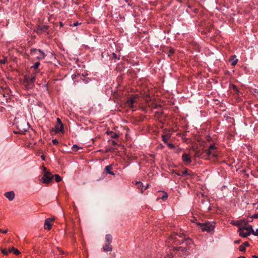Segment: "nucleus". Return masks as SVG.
<instances>
[{"label": "nucleus", "mask_w": 258, "mask_h": 258, "mask_svg": "<svg viewBox=\"0 0 258 258\" xmlns=\"http://www.w3.org/2000/svg\"><path fill=\"white\" fill-rule=\"evenodd\" d=\"M72 77L73 78H75V76H74V75H72Z\"/></svg>", "instance_id": "052dcab7"}, {"label": "nucleus", "mask_w": 258, "mask_h": 258, "mask_svg": "<svg viewBox=\"0 0 258 258\" xmlns=\"http://www.w3.org/2000/svg\"><path fill=\"white\" fill-rule=\"evenodd\" d=\"M246 230L247 231V232H250V234H252L254 231L252 226L250 225H248V224L246 226H243L242 227H240L239 230Z\"/></svg>", "instance_id": "f8f14e48"}, {"label": "nucleus", "mask_w": 258, "mask_h": 258, "mask_svg": "<svg viewBox=\"0 0 258 258\" xmlns=\"http://www.w3.org/2000/svg\"><path fill=\"white\" fill-rule=\"evenodd\" d=\"M5 196L10 201H12L15 198V193L13 191H8L5 194Z\"/></svg>", "instance_id": "2eb2a0df"}, {"label": "nucleus", "mask_w": 258, "mask_h": 258, "mask_svg": "<svg viewBox=\"0 0 258 258\" xmlns=\"http://www.w3.org/2000/svg\"><path fill=\"white\" fill-rule=\"evenodd\" d=\"M172 254L167 255V258H172Z\"/></svg>", "instance_id": "8fccbe9b"}, {"label": "nucleus", "mask_w": 258, "mask_h": 258, "mask_svg": "<svg viewBox=\"0 0 258 258\" xmlns=\"http://www.w3.org/2000/svg\"><path fill=\"white\" fill-rule=\"evenodd\" d=\"M59 125H58V124H56L55 126V129H54V132L56 133H59V132H61V133H63L64 132V130H63V131H59Z\"/></svg>", "instance_id": "bb28decb"}, {"label": "nucleus", "mask_w": 258, "mask_h": 258, "mask_svg": "<svg viewBox=\"0 0 258 258\" xmlns=\"http://www.w3.org/2000/svg\"><path fill=\"white\" fill-rule=\"evenodd\" d=\"M1 251L5 255H8L10 253L7 249H1Z\"/></svg>", "instance_id": "2f4dec72"}, {"label": "nucleus", "mask_w": 258, "mask_h": 258, "mask_svg": "<svg viewBox=\"0 0 258 258\" xmlns=\"http://www.w3.org/2000/svg\"><path fill=\"white\" fill-rule=\"evenodd\" d=\"M113 145L116 144V143H115V141H113Z\"/></svg>", "instance_id": "4d7b16f0"}, {"label": "nucleus", "mask_w": 258, "mask_h": 258, "mask_svg": "<svg viewBox=\"0 0 258 258\" xmlns=\"http://www.w3.org/2000/svg\"><path fill=\"white\" fill-rule=\"evenodd\" d=\"M136 184L137 185V187L139 189H141V192L142 193H143V191H144L143 183L141 182H140V181H137V182H136Z\"/></svg>", "instance_id": "393cba45"}, {"label": "nucleus", "mask_w": 258, "mask_h": 258, "mask_svg": "<svg viewBox=\"0 0 258 258\" xmlns=\"http://www.w3.org/2000/svg\"><path fill=\"white\" fill-rule=\"evenodd\" d=\"M112 169V165H109L105 167V171L107 173L114 175L115 174L111 171V169Z\"/></svg>", "instance_id": "a211bd4d"}, {"label": "nucleus", "mask_w": 258, "mask_h": 258, "mask_svg": "<svg viewBox=\"0 0 258 258\" xmlns=\"http://www.w3.org/2000/svg\"><path fill=\"white\" fill-rule=\"evenodd\" d=\"M243 231V230H239V229H238V231L239 232V236L243 237H246L250 235V232H244Z\"/></svg>", "instance_id": "412c9836"}, {"label": "nucleus", "mask_w": 258, "mask_h": 258, "mask_svg": "<svg viewBox=\"0 0 258 258\" xmlns=\"http://www.w3.org/2000/svg\"><path fill=\"white\" fill-rule=\"evenodd\" d=\"M250 218L251 219H253V218H258V213L257 214H255L253 215Z\"/></svg>", "instance_id": "79ce46f5"}, {"label": "nucleus", "mask_w": 258, "mask_h": 258, "mask_svg": "<svg viewBox=\"0 0 258 258\" xmlns=\"http://www.w3.org/2000/svg\"><path fill=\"white\" fill-rule=\"evenodd\" d=\"M125 2L127 4V5L132 7L133 3H131V0H124Z\"/></svg>", "instance_id": "e433bc0d"}, {"label": "nucleus", "mask_w": 258, "mask_h": 258, "mask_svg": "<svg viewBox=\"0 0 258 258\" xmlns=\"http://www.w3.org/2000/svg\"><path fill=\"white\" fill-rule=\"evenodd\" d=\"M162 140L165 143H166L168 140V137L166 135H163Z\"/></svg>", "instance_id": "72a5a7b5"}, {"label": "nucleus", "mask_w": 258, "mask_h": 258, "mask_svg": "<svg viewBox=\"0 0 258 258\" xmlns=\"http://www.w3.org/2000/svg\"><path fill=\"white\" fill-rule=\"evenodd\" d=\"M252 234H253L255 236H258V228L256 229L255 231H253Z\"/></svg>", "instance_id": "a19ab883"}, {"label": "nucleus", "mask_w": 258, "mask_h": 258, "mask_svg": "<svg viewBox=\"0 0 258 258\" xmlns=\"http://www.w3.org/2000/svg\"><path fill=\"white\" fill-rule=\"evenodd\" d=\"M54 176L55 178V180L57 182H58L62 180L61 177L58 174H55Z\"/></svg>", "instance_id": "cd10ccee"}, {"label": "nucleus", "mask_w": 258, "mask_h": 258, "mask_svg": "<svg viewBox=\"0 0 258 258\" xmlns=\"http://www.w3.org/2000/svg\"><path fill=\"white\" fill-rule=\"evenodd\" d=\"M112 237L111 235H110L109 234L106 235L105 240H106L107 243L111 244L112 242Z\"/></svg>", "instance_id": "4be33fe9"}, {"label": "nucleus", "mask_w": 258, "mask_h": 258, "mask_svg": "<svg viewBox=\"0 0 258 258\" xmlns=\"http://www.w3.org/2000/svg\"><path fill=\"white\" fill-rule=\"evenodd\" d=\"M14 133L15 134H20V133H19V131H14Z\"/></svg>", "instance_id": "864d4df0"}, {"label": "nucleus", "mask_w": 258, "mask_h": 258, "mask_svg": "<svg viewBox=\"0 0 258 258\" xmlns=\"http://www.w3.org/2000/svg\"><path fill=\"white\" fill-rule=\"evenodd\" d=\"M56 121H57V124H58V125H59V130L63 131V125L60 119L59 118H57Z\"/></svg>", "instance_id": "b1692460"}, {"label": "nucleus", "mask_w": 258, "mask_h": 258, "mask_svg": "<svg viewBox=\"0 0 258 258\" xmlns=\"http://www.w3.org/2000/svg\"><path fill=\"white\" fill-rule=\"evenodd\" d=\"M202 155V153L199 151H197L195 153V156L196 157H200Z\"/></svg>", "instance_id": "c9c22d12"}, {"label": "nucleus", "mask_w": 258, "mask_h": 258, "mask_svg": "<svg viewBox=\"0 0 258 258\" xmlns=\"http://www.w3.org/2000/svg\"><path fill=\"white\" fill-rule=\"evenodd\" d=\"M9 252H13L16 255H19L20 254V251L17 248H14V247H10L9 249Z\"/></svg>", "instance_id": "aec40b11"}, {"label": "nucleus", "mask_w": 258, "mask_h": 258, "mask_svg": "<svg viewBox=\"0 0 258 258\" xmlns=\"http://www.w3.org/2000/svg\"><path fill=\"white\" fill-rule=\"evenodd\" d=\"M72 77L73 78H75V76H74V75H72Z\"/></svg>", "instance_id": "bf43d9fd"}, {"label": "nucleus", "mask_w": 258, "mask_h": 258, "mask_svg": "<svg viewBox=\"0 0 258 258\" xmlns=\"http://www.w3.org/2000/svg\"><path fill=\"white\" fill-rule=\"evenodd\" d=\"M30 128L29 124L25 120L21 121L18 123L17 129L20 134H25Z\"/></svg>", "instance_id": "f257e3e1"}, {"label": "nucleus", "mask_w": 258, "mask_h": 258, "mask_svg": "<svg viewBox=\"0 0 258 258\" xmlns=\"http://www.w3.org/2000/svg\"><path fill=\"white\" fill-rule=\"evenodd\" d=\"M107 135H110L112 138H116L118 137V135L116 133L112 131L107 132Z\"/></svg>", "instance_id": "a878e982"}, {"label": "nucleus", "mask_w": 258, "mask_h": 258, "mask_svg": "<svg viewBox=\"0 0 258 258\" xmlns=\"http://www.w3.org/2000/svg\"><path fill=\"white\" fill-rule=\"evenodd\" d=\"M60 25L61 26H62V23H61H61H60Z\"/></svg>", "instance_id": "13d9d810"}, {"label": "nucleus", "mask_w": 258, "mask_h": 258, "mask_svg": "<svg viewBox=\"0 0 258 258\" xmlns=\"http://www.w3.org/2000/svg\"><path fill=\"white\" fill-rule=\"evenodd\" d=\"M81 24V23H79L78 22H76L73 23V24H71V26H77L78 25H80Z\"/></svg>", "instance_id": "ea45409f"}, {"label": "nucleus", "mask_w": 258, "mask_h": 258, "mask_svg": "<svg viewBox=\"0 0 258 258\" xmlns=\"http://www.w3.org/2000/svg\"><path fill=\"white\" fill-rule=\"evenodd\" d=\"M113 57L115 59H119V58L117 57V55L115 53H112Z\"/></svg>", "instance_id": "37998d69"}, {"label": "nucleus", "mask_w": 258, "mask_h": 258, "mask_svg": "<svg viewBox=\"0 0 258 258\" xmlns=\"http://www.w3.org/2000/svg\"><path fill=\"white\" fill-rule=\"evenodd\" d=\"M8 232V230H4V231H2V232H3V233L4 234H6Z\"/></svg>", "instance_id": "3c124183"}, {"label": "nucleus", "mask_w": 258, "mask_h": 258, "mask_svg": "<svg viewBox=\"0 0 258 258\" xmlns=\"http://www.w3.org/2000/svg\"><path fill=\"white\" fill-rule=\"evenodd\" d=\"M52 142L54 145H57L58 144V141L56 139L52 140Z\"/></svg>", "instance_id": "58836bf2"}, {"label": "nucleus", "mask_w": 258, "mask_h": 258, "mask_svg": "<svg viewBox=\"0 0 258 258\" xmlns=\"http://www.w3.org/2000/svg\"><path fill=\"white\" fill-rule=\"evenodd\" d=\"M252 257L253 258H258V256H257V255H253L252 256Z\"/></svg>", "instance_id": "603ef678"}, {"label": "nucleus", "mask_w": 258, "mask_h": 258, "mask_svg": "<svg viewBox=\"0 0 258 258\" xmlns=\"http://www.w3.org/2000/svg\"><path fill=\"white\" fill-rule=\"evenodd\" d=\"M37 51H38L39 52H40L41 53V55L40 56H38L37 57L38 59H41L44 58V57L45 56V55L44 54V52L42 50H41L40 49L37 50L36 48L32 49L31 50V54H33V53L36 52Z\"/></svg>", "instance_id": "4468645a"}, {"label": "nucleus", "mask_w": 258, "mask_h": 258, "mask_svg": "<svg viewBox=\"0 0 258 258\" xmlns=\"http://www.w3.org/2000/svg\"><path fill=\"white\" fill-rule=\"evenodd\" d=\"M2 229H0V232H2Z\"/></svg>", "instance_id": "680f3d73"}, {"label": "nucleus", "mask_w": 258, "mask_h": 258, "mask_svg": "<svg viewBox=\"0 0 258 258\" xmlns=\"http://www.w3.org/2000/svg\"><path fill=\"white\" fill-rule=\"evenodd\" d=\"M72 150L73 151H77L80 148L77 145H74L72 147Z\"/></svg>", "instance_id": "7c9ffc66"}, {"label": "nucleus", "mask_w": 258, "mask_h": 258, "mask_svg": "<svg viewBox=\"0 0 258 258\" xmlns=\"http://www.w3.org/2000/svg\"><path fill=\"white\" fill-rule=\"evenodd\" d=\"M168 146L170 147L171 148H174V145L172 144H168Z\"/></svg>", "instance_id": "49530a36"}, {"label": "nucleus", "mask_w": 258, "mask_h": 258, "mask_svg": "<svg viewBox=\"0 0 258 258\" xmlns=\"http://www.w3.org/2000/svg\"><path fill=\"white\" fill-rule=\"evenodd\" d=\"M216 150V147L214 145H211L208 150L206 151V153L208 155H212L214 157L217 156V154L215 153V150Z\"/></svg>", "instance_id": "9d476101"}, {"label": "nucleus", "mask_w": 258, "mask_h": 258, "mask_svg": "<svg viewBox=\"0 0 258 258\" xmlns=\"http://www.w3.org/2000/svg\"><path fill=\"white\" fill-rule=\"evenodd\" d=\"M240 239H239V240H235V241H234V243H240Z\"/></svg>", "instance_id": "09e8293b"}, {"label": "nucleus", "mask_w": 258, "mask_h": 258, "mask_svg": "<svg viewBox=\"0 0 258 258\" xmlns=\"http://www.w3.org/2000/svg\"><path fill=\"white\" fill-rule=\"evenodd\" d=\"M7 1H8V2H9V0H7Z\"/></svg>", "instance_id": "e2e57ef3"}, {"label": "nucleus", "mask_w": 258, "mask_h": 258, "mask_svg": "<svg viewBox=\"0 0 258 258\" xmlns=\"http://www.w3.org/2000/svg\"><path fill=\"white\" fill-rule=\"evenodd\" d=\"M36 80L35 76L30 77H25L24 83H25V88L26 89L29 90L33 88L34 85V82Z\"/></svg>", "instance_id": "20e7f679"}, {"label": "nucleus", "mask_w": 258, "mask_h": 258, "mask_svg": "<svg viewBox=\"0 0 258 258\" xmlns=\"http://www.w3.org/2000/svg\"><path fill=\"white\" fill-rule=\"evenodd\" d=\"M41 159L43 160H45V156L44 155H42L41 156Z\"/></svg>", "instance_id": "de8ad7c7"}, {"label": "nucleus", "mask_w": 258, "mask_h": 258, "mask_svg": "<svg viewBox=\"0 0 258 258\" xmlns=\"http://www.w3.org/2000/svg\"><path fill=\"white\" fill-rule=\"evenodd\" d=\"M236 57V56L235 55H232L231 56V58L229 59V61H231L232 59L233 60V61L231 63V65L233 66H235L238 62V59H234Z\"/></svg>", "instance_id": "5701e85b"}, {"label": "nucleus", "mask_w": 258, "mask_h": 258, "mask_svg": "<svg viewBox=\"0 0 258 258\" xmlns=\"http://www.w3.org/2000/svg\"><path fill=\"white\" fill-rule=\"evenodd\" d=\"M181 249V246H174L173 247V251H180Z\"/></svg>", "instance_id": "f704fd0d"}, {"label": "nucleus", "mask_w": 258, "mask_h": 258, "mask_svg": "<svg viewBox=\"0 0 258 258\" xmlns=\"http://www.w3.org/2000/svg\"><path fill=\"white\" fill-rule=\"evenodd\" d=\"M49 27L47 25H38L36 26V32L37 34H41L43 32H47V29H48Z\"/></svg>", "instance_id": "6e6552de"}, {"label": "nucleus", "mask_w": 258, "mask_h": 258, "mask_svg": "<svg viewBox=\"0 0 258 258\" xmlns=\"http://www.w3.org/2000/svg\"><path fill=\"white\" fill-rule=\"evenodd\" d=\"M178 236L179 238H183L184 235L182 233V234H173L172 235H171L170 236V238H169V242H170V241H172V242L175 244V245H177L176 243H178L179 242H181V240H179L177 238V236Z\"/></svg>", "instance_id": "0eeeda50"}, {"label": "nucleus", "mask_w": 258, "mask_h": 258, "mask_svg": "<svg viewBox=\"0 0 258 258\" xmlns=\"http://www.w3.org/2000/svg\"><path fill=\"white\" fill-rule=\"evenodd\" d=\"M189 247L181 246V249L180 250V252L179 255L180 256H185L190 255V252L189 251Z\"/></svg>", "instance_id": "1a4fd4ad"}, {"label": "nucleus", "mask_w": 258, "mask_h": 258, "mask_svg": "<svg viewBox=\"0 0 258 258\" xmlns=\"http://www.w3.org/2000/svg\"><path fill=\"white\" fill-rule=\"evenodd\" d=\"M40 62H35L34 65L33 66H32L31 68H33L34 69H37V68H38V67H39L40 66Z\"/></svg>", "instance_id": "c85d7f7f"}, {"label": "nucleus", "mask_w": 258, "mask_h": 258, "mask_svg": "<svg viewBox=\"0 0 258 258\" xmlns=\"http://www.w3.org/2000/svg\"><path fill=\"white\" fill-rule=\"evenodd\" d=\"M43 167V176L42 177V182L44 183L48 184L52 180L53 176L45 167Z\"/></svg>", "instance_id": "f03ea898"}, {"label": "nucleus", "mask_w": 258, "mask_h": 258, "mask_svg": "<svg viewBox=\"0 0 258 258\" xmlns=\"http://www.w3.org/2000/svg\"><path fill=\"white\" fill-rule=\"evenodd\" d=\"M103 250L104 251H111L112 250V247L111 244H106L103 246Z\"/></svg>", "instance_id": "6ab92c4d"}, {"label": "nucleus", "mask_w": 258, "mask_h": 258, "mask_svg": "<svg viewBox=\"0 0 258 258\" xmlns=\"http://www.w3.org/2000/svg\"><path fill=\"white\" fill-rule=\"evenodd\" d=\"M6 59L0 60V63H1V64H4L6 63Z\"/></svg>", "instance_id": "a18cd8bd"}, {"label": "nucleus", "mask_w": 258, "mask_h": 258, "mask_svg": "<svg viewBox=\"0 0 258 258\" xmlns=\"http://www.w3.org/2000/svg\"><path fill=\"white\" fill-rule=\"evenodd\" d=\"M148 186H149V185H148V184H147V185L146 186V187H145V188L144 190H145V189H147V188H148Z\"/></svg>", "instance_id": "6e6d98bb"}, {"label": "nucleus", "mask_w": 258, "mask_h": 258, "mask_svg": "<svg viewBox=\"0 0 258 258\" xmlns=\"http://www.w3.org/2000/svg\"><path fill=\"white\" fill-rule=\"evenodd\" d=\"M251 221H249L245 219L236 221H233L231 222V224L233 225L237 226L239 227V228L240 227H242L243 226H246L248 224L249 222H251Z\"/></svg>", "instance_id": "423d86ee"}, {"label": "nucleus", "mask_w": 258, "mask_h": 258, "mask_svg": "<svg viewBox=\"0 0 258 258\" xmlns=\"http://www.w3.org/2000/svg\"><path fill=\"white\" fill-rule=\"evenodd\" d=\"M174 52V50L173 48H170L169 49V52L168 53V56H169L170 54H172Z\"/></svg>", "instance_id": "4c0bfd02"}, {"label": "nucleus", "mask_w": 258, "mask_h": 258, "mask_svg": "<svg viewBox=\"0 0 258 258\" xmlns=\"http://www.w3.org/2000/svg\"><path fill=\"white\" fill-rule=\"evenodd\" d=\"M173 172L174 173L177 175L180 176H184L186 175H191L192 174L191 172H189V171L187 169H185L181 173H177L175 171H173Z\"/></svg>", "instance_id": "f3484780"}, {"label": "nucleus", "mask_w": 258, "mask_h": 258, "mask_svg": "<svg viewBox=\"0 0 258 258\" xmlns=\"http://www.w3.org/2000/svg\"><path fill=\"white\" fill-rule=\"evenodd\" d=\"M163 195L161 197V199L163 201H165L168 198V195L166 192H163Z\"/></svg>", "instance_id": "c756f323"}, {"label": "nucleus", "mask_w": 258, "mask_h": 258, "mask_svg": "<svg viewBox=\"0 0 258 258\" xmlns=\"http://www.w3.org/2000/svg\"><path fill=\"white\" fill-rule=\"evenodd\" d=\"M138 97L137 95H135L133 97L128 99L126 101V103L128 106H130L131 107H133V104L136 102V99Z\"/></svg>", "instance_id": "ddd939ff"}, {"label": "nucleus", "mask_w": 258, "mask_h": 258, "mask_svg": "<svg viewBox=\"0 0 258 258\" xmlns=\"http://www.w3.org/2000/svg\"><path fill=\"white\" fill-rule=\"evenodd\" d=\"M237 258H246V257L244 256H240L238 257Z\"/></svg>", "instance_id": "5fc2aeb1"}, {"label": "nucleus", "mask_w": 258, "mask_h": 258, "mask_svg": "<svg viewBox=\"0 0 258 258\" xmlns=\"http://www.w3.org/2000/svg\"><path fill=\"white\" fill-rule=\"evenodd\" d=\"M193 243V241L191 239H190L189 237H183V238L181 239V242H179L177 243H176V244H179L181 245L183 244L184 246V247H189V248H190V245Z\"/></svg>", "instance_id": "39448f33"}, {"label": "nucleus", "mask_w": 258, "mask_h": 258, "mask_svg": "<svg viewBox=\"0 0 258 258\" xmlns=\"http://www.w3.org/2000/svg\"><path fill=\"white\" fill-rule=\"evenodd\" d=\"M54 220V218H47L45 220L44 228L47 230H50L51 228V222Z\"/></svg>", "instance_id": "9b49d317"}, {"label": "nucleus", "mask_w": 258, "mask_h": 258, "mask_svg": "<svg viewBox=\"0 0 258 258\" xmlns=\"http://www.w3.org/2000/svg\"><path fill=\"white\" fill-rule=\"evenodd\" d=\"M239 249L240 251H245L246 249H245V247L243 245H240L239 247Z\"/></svg>", "instance_id": "473e14b6"}, {"label": "nucleus", "mask_w": 258, "mask_h": 258, "mask_svg": "<svg viewBox=\"0 0 258 258\" xmlns=\"http://www.w3.org/2000/svg\"><path fill=\"white\" fill-rule=\"evenodd\" d=\"M243 245L245 247V246H248L249 245V244L248 242L246 241L243 243Z\"/></svg>", "instance_id": "c03bdc74"}, {"label": "nucleus", "mask_w": 258, "mask_h": 258, "mask_svg": "<svg viewBox=\"0 0 258 258\" xmlns=\"http://www.w3.org/2000/svg\"><path fill=\"white\" fill-rule=\"evenodd\" d=\"M182 159L184 162L187 164L190 163L191 162V160L189 155L186 153H184L182 155Z\"/></svg>", "instance_id": "dca6fc26"}, {"label": "nucleus", "mask_w": 258, "mask_h": 258, "mask_svg": "<svg viewBox=\"0 0 258 258\" xmlns=\"http://www.w3.org/2000/svg\"><path fill=\"white\" fill-rule=\"evenodd\" d=\"M197 224L200 226L202 231H207L208 232H210L211 231L213 230L215 227L214 225L211 224L210 222H198Z\"/></svg>", "instance_id": "7ed1b4c3"}]
</instances>
